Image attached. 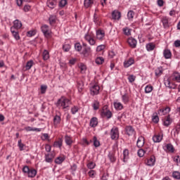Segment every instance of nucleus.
<instances>
[{
	"mask_svg": "<svg viewBox=\"0 0 180 180\" xmlns=\"http://www.w3.org/2000/svg\"><path fill=\"white\" fill-rule=\"evenodd\" d=\"M70 105H71V101L70 99L64 97L58 99V102L56 103L57 108H63V109H67V108L70 107Z\"/></svg>",
	"mask_w": 180,
	"mask_h": 180,
	"instance_id": "f257e3e1",
	"label": "nucleus"
},
{
	"mask_svg": "<svg viewBox=\"0 0 180 180\" xmlns=\"http://www.w3.org/2000/svg\"><path fill=\"white\" fill-rule=\"evenodd\" d=\"M111 140H119V128L113 127L110 132Z\"/></svg>",
	"mask_w": 180,
	"mask_h": 180,
	"instance_id": "f03ea898",
	"label": "nucleus"
},
{
	"mask_svg": "<svg viewBox=\"0 0 180 180\" xmlns=\"http://www.w3.org/2000/svg\"><path fill=\"white\" fill-rule=\"evenodd\" d=\"M100 89H101V87L98 84H92L89 87L90 94L91 95V96H95V95H98Z\"/></svg>",
	"mask_w": 180,
	"mask_h": 180,
	"instance_id": "7ed1b4c3",
	"label": "nucleus"
},
{
	"mask_svg": "<svg viewBox=\"0 0 180 180\" xmlns=\"http://www.w3.org/2000/svg\"><path fill=\"white\" fill-rule=\"evenodd\" d=\"M101 116L110 119L112 117V112L108 109V106L105 105L101 110Z\"/></svg>",
	"mask_w": 180,
	"mask_h": 180,
	"instance_id": "20e7f679",
	"label": "nucleus"
},
{
	"mask_svg": "<svg viewBox=\"0 0 180 180\" xmlns=\"http://www.w3.org/2000/svg\"><path fill=\"white\" fill-rule=\"evenodd\" d=\"M41 30L45 37H50V35L51 34V30H50V28L49 27V25H44L41 27Z\"/></svg>",
	"mask_w": 180,
	"mask_h": 180,
	"instance_id": "39448f33",
	"label": "nucleus"
},
{
	"mask_svg": "<svg viewBox=\"0 0 180 180\" xmlns=\"http://www.w3.org/2000/svg\"><path fill=\"white\" fill-rule=\"evenodd\" d=\"M125 131L127 136H133V134H135L136 133L134 128H133V127L131 125H128L125 127Z\"/></svg>",
	"mask_w": 180,
	"mask_h": 180,
	"instance_id": "423d86ee",
	"label": "nucleus"
},
{
	"mask_svg": "<svg viewBox=\"0 0 180 180\" xmlns=\"http://www.w3.org/2000/svg\"><path fill=\"white\" fill-rule=\"evenodd\" d=\"M127 41L131 49H136L137 46V40H136V39L130 37L128 39Z\"/></svg>",
	"mask_w": 180,
	"mask_h": 180,
	"instance_id": "0eeeda50",
	"label": "nucleus"
},
{
	"mask_svg": "<svg viewBox=\"0 0 180 180\" xmlns=\"http://www.w3.org/2000/svg\"><path fill=\"white\" fill-rule=\"evenodd\" d=\"M171 112V108L169 107H166L165 108H162L158 110V115L160 116H164L165 115H167V113H169Z\"/></svg>",
	"mask_w": 180,
	"mask_h": 180,
	"instance_id": "6e6552de",
	"label": "nucleus"
},
{
	"mask_svg": "<svg viewBox=\"0 0 180 180\" xmlns=\"http://www.w3.org/2000/svg\"><path fill=\"white\" fill-rule=\"evenodd\" d=\"M120 18H122V14L120 12L117 11H114L112 12V18L113 20H120Z\"/></svg>",
	"mask_w": 180,
	"mask_h": 180,
	"instance_id": "1a4fd4ad",
	"label": "nucleus"
},
{
	"mask_svg": "<svg viewBox=\"0 0 180 180\" xmlns=\"http://www.w3.org/2000/svg\"><path fill=\"white\" fill-rule=\"evenodd\" d=\"M163 149L165 151H168L169 153H174L175 149L174 148V146L171 143H167L163 146Z\"/></svg>",
	"mask_w": 180,
	"mask_h": 180,
	"instance_id": "9d476101",
	"label": "nucleus"
},
{
	"mask_svg": "<svg viewBox=\"0 0 180 180\" xmlns=\"http://www.w3.org/2000/svg\"><path fill=\"white\" fill-rule=\"evenodd\" d=\"M133 64H134V59L133 58H130L129 60L124 62V68H129V67L133 65Z\"/></svg>",
	"mask_w": 180,
	"mask_h": 180,
	"instance_id": "9b49d317",
	"label": "nucleus"
},
{
	"mask_svg": "<svg viewBox=\"0 0 180 180\" xmlns=\"http://www.w3.org/2000/svg\"><path fill=\"white\" fill-rule=\"evenodd\" d=\"M155 165V156L152 155L147 160L146 165H148V167H154Z\"/></svg>",
	"mask_w": 180,
	"mask_h": 180,
	"instance_id": "f8f14e48",
	"label": "nucleus"
},
{
	"mask_svg": "<svg viewBox=\"0 0 180 180\" xmlns=\"http://www.w3.org/2000/svg\"><path fill=\"white\" fill-rule=\"evenodd\" d=\"M11 32L15 40H20V36H19V32H18V30H14L13 27H11Z\"/></svg>",
	"mask_w": 180,
	"mask_h": 180,
	"instance_id": "ddd939ff",
	"label": "nucleus"
},
{
	"mask_svg": "<svg viewBox=\"0 0 180 180\" xmlns=\"http://www.w3.org/2000/svg\"><path fill=\"white\" fill-rule=\"evenodd\" d=\"M46 5L51 9H54L57 6V1H56V0H48Z\"/></svg>",
	"mask_w": 180,
	"mask_h": 180,
	"instance_id": "4468645a",
	"label": "nucleus"
},
{
	"mask_svg": "<svg viewBox=\"0 0 180 180\" xmlns=\"http://www.w3.org/2000/svg\"><path fill=\"white\" fill-rule=\"evenodd\" d=\"M96 37L98 40H103V37H105V31L102 30H98L96 31Z\"/></svg>",
	"mask_w": 180,
	"mask_h": 180,
	"instance_id": "2eb2a0df",
	"label": "nucleus"
},
{
	"mask_svg": "<svg viewBox=\"0 0 180 180\" xmlns=\"http://www.w3.org/2000/svg\"><path fill=\"white\" fill-rule=\"evenodd\" d=\"M171 123H172V120L171 119V117L169 115L164 118L163 120L164 126H166V127H168V126H169Z\"/></svg>",
	"mask_w": 180,
	"mask_h": 180,
	"instance_id": "dca6fc26",
	"label": "nucleus"
},
{
	"mask_svg": "<svg viewBox=\"0 0 180 180\" xmlns=\"http://www.w3.org/2000/svg\"><path fill=\"white\" fill-rule=\"evenodd\" d=\"M91 53H92V49H91L90 46H86L85 48H84L82 54L84 55V57H88V56L91 54Z\"/></svg>",
	"mask_w": 180,
	"mask_h": 180,
	"instance_id": "f3484780",
	"label": "nucleus"
},
{
	"mask_svg": "<svg viewBox=\"0 0 180 180\" xmlns=\"http://www.w3.org/2000/svg\"><path fill=\"white\" fill-rule=\"evenodd\" d=\"M136 146L139 148H141L144 146V137L143 136H139L138 138L137 142H136Z\"/></svg>",
	"mask_w": 180,
	"mask_h": 180,
	"instance_id": "a211bd4d",
	"label": "nucleus"
},
{
	"mask_svg": "<svg viewBox=\"0 0 180 180\" xmlns=\"http://www.w3.org/2000/svg\"><path fill=\"white\" fill-rule=\"evenodd\" d=\"M89 126L90 127H96L98 126V118L96 117H94L90 120Z\"/></svg>",
	"mask_w": 180,
	"mask_h": 180,
	"instance_id": "6ab92c4d",
	"label": "nucleus"
},
{
	"mask_svg": "<svg viewBox=\"0 0 180 180\" xmlns=\"http://www.w3.org/2000/svg\"><path fill=\"white\" fill-rule=\"evenodd\" d=\"M129 101L130 97L129 96V94L125 93L122 95V101L123 102V103L126 105L127 103H129Z\"/></svg>",
	"mask_w": 180,
	"mask_h": 180,
	"instance_id": "aec40b11",
	"label": "nucleus"
},
{
	"mask_svg": "<svg viewBox=\"0 0 180 180\" xmlns=\"http://www.w3.org/2000/svg\"><path fill=\"white\" fill-rule=\"evenodd\" d=\"M11 27H13L14 30H18V29H20V27H22V22L19 20H15L13 22V26Z\"/></svg>",
	"mask_w": 180,
	"mask_h": 180,
	"instance_id": "412c9836",
	"label": "nucleus"
},
{
	"mask_svg": "<svg viewBox=\"0 0 180 180\" xmlns=\"http://www.w3.org/2000/svg\"><path fill=\"white\" fill-rule=\"evenodd\" d=\"M163 56L166 60H168L169 58H171V56H172V53H171V51L169 49H165L163 51Z\"/></svg>",
	"mask_w": 180,
	"mask_h": 180,
	"instance_id": "4be33fe9",
	"label": "nucleus"
},
{
	"mask_svg": "<svg viewBox=\"0 0 180 180\" xmlns=\"http://www.w3.org/2000/svg\"><path fill=\"white\" fill-rule=\"evenodd\" d=\"M29 178H34L37 175V171L34 169H31L27 173Z\"/></svg>",
	"mask_w": 180,
	"mask_h": 180,
	"instance_id": "5701e85b",
	"label": "nucleus"
},
{
	"mask_svg": "<svg viewBox=\"0 0 180 180\" xmlns=\"http://www.w3.org/2000/svg\"><path fill=\"white\" fill-rule=\"evenodd\" d=\"M128 160H129V150L124 149L123 150V162H127Z\"/></svg>",
	"mask_w": 180,
	"mask_h": 180,
	"instance_id": "b1692460",
	"label": "nucleus"
},
{
	"mask_svg": "<svg viewBox=\"0 0 180 180\" xmlns=\"http://www.w3.org/2000/svg\"><path fill=\"white\" fill-rule=\"evenodd\" d=\"M162 140V136L158 134L153 136L154 143H160Z\"/></svg>",
	"mask_w": 180,
	"mask_h": 180,
	"instance_id": "393cba45",
	"label": "nucleus"
},
{
	"mask_svg": "<svg viewBox=\"0 0 180 180\" xmlns=\"http://www.w3.org/2000/svg\"><path fill=\"white\" fill-rule=\"evenodd\" d=\"M114 108L115 110H122L123 109V104L120 102H114Z\"/></svg>",
	"mask_w": 180,
	"mask_h": 180,
	"instance_id": "a878e982",
	"label": "nucleus"
},
{
	"mask_svg": "<svg viewBox=\"0 0 180 180\" xmlns=\"http://www.w3.org/2000/svg\"><path fill=\"white\" fill-rule=\"evenodd\" d=\"M42 57H43V60H44V61H47V60H49V58H50V53H49V51L47 50H44L43 53H42Z\"/></svg>",
	"mask_w": 180,
	"mask_h": 180,
	"instance_id": "bb28decb",
	"label": "nucleus"
},
{
	"mask_svg": "<svg viewBox=\"0 0 180 180\" xmlns=\"http://www.w3.org/2000/svg\"><path fill=\"white\" fill-rule=\"evenodd\" d=\"M53 158H54V155H53V154H46L45 155L46 162H53Z\"/></svg>",
	"mask_w": 180,
	"mask_h": 180,
	"instance_id": "cd10ccee",
	"label": "nucleus"
},
{
	"mask_svg": "<svg viewBox=\"0 0 180 180\" xmlns=\"http://www.w3.org/2000/svg\"><path fill=\"white\" fill-rule=\"evenodd\" d=\"M94 0H84V6L85 8H91L94 5Z\"/></svg>",
	"mask_w": 180,
	"mask_h": 180,
	"instance_id": "c85d7f7f",
	"label": "nucleus"
},
{
	"mask_svg": "<svg viewBox=\"0 0 180 180\" xmlns=\"http://www.w3.org/2000/svg\"><path fill=\"white\" fill-rule=\"evenodd\" d=\"M64 161H65V157L59 156L56 158L55 163L60 165V164H63V162H64Z\"/></svg>",
	"mask_w": 180,
	"mask_h": 180,
	"instance_id": "c756f323",
	"label": "nucleus"
},
{
	"mask_svg": "<svg viewBox=\"0 0 180 180\" xmlns=\"http://www.w3.org/2000/svg\"><path fill=\"white\" fill-rule=\"evenodd\" d=\"M146 50L147 51H153L154 49H155V44L154 43H149L146 44Z\"/></svg>",
	"mask_w": 180,
	"mask_h": 180,
	"instance_id": "7c9ffc66",
	"label": "nucleus"
},
{
	"mask_svg": "<svg viewBox=\"0 0 180 180\" xmlns=\"http://www.w3.org/2000/svg\"><path fill=\"white\" fill-rule=\"evenodd\" d=\"M122 32L125 36H131V29L126 27L122 29Z\"/></svg>",
	"mask_w": 180,
	"mask_h": 180,
	"instance_id": "2f4dec72",
	"label": "nucleus"
},
{
	"mask_svg": "<svg viewBox=\"0 0 180 180\" xmlns=\"http://www.w3.org/2000/svg\"><path fill=\"white\" fill-rule=\"evenodd\" d=\"M164 71V70L162 69V67H160L158 68L155 70V74L156 77H161V75H162V72Z\"/></svg>",
	"mask_w": 180,
	"mask_h": 180,
	"instance_id": "473e14b6",
	"label": "nucleus"
},
{
	"mask_svg": "<svg viewBox=\"0 0 180 180\" xmlns=\"http://www.w3.org/2000/svg\"><path fill=\"white\" fill-rule=\"evenodd\" d=\"M63 146V139H60L58 141H56L53 143V147H56L58 148H61Z\"/></svg>",
	"mask_w": 180,
	"mask_h": 180,
	"instance_id": "72a5a7b5",
	"label": "nucleus"
},
{
	"mask_svg": "<svg viewBox=\"0 0 180 180\" xmlns=\"http://www.w3.org/2000/svg\"><path fill=\"white\" fill-rule=\"evenodd\" d=\"M60 122H61V117H60V115H56L53 118V124L57 126L60 124Z\"/></svg>",
	"mask_w": 180,
	"mask_h": 180,
	"instance_id": "f704fd0d",
	"label": "nucleus"
},
{
	"mask_svg": "<svg viewBox=\"0 0 180 180\" xmlns=\"http://www.w3.org/2000/svg\"><path fill=\"white\" fill-rule=\"evenodd\" d=\"M165 85L167 86V88H169L170 89H174V88H175L174 84H171V82L168 79L165 80Z\"/></svg>",
	"mask_w": 180,
	"mask_h": 180,
	"instance_id": "c9c22d12",
	"label": "nucleus"
},
{
	"mask_svg": "<svg viewBox=\"0 0 180 180\" xmlns=\"http://www.w3.org/2000/svg\"><path fill=\"white\" fill-rule=\"evenodd\" d=\"M65 143L67 144V146H71L72 144V139L69 136L66 135L65 136Z\"/></svg>",
	"mask_w": 180,
	"mask_h": 180,
	"instance_id": "e433bc0d",
	"label": "nucleus"
},
{
	"mask_svg": "<svg viewBox=\"0 0 180 180\" xmlns=\"http://www.w3.org/2000/svg\"><path fill=\"white\" fill-rule=\"evenodd\" d=\"M162 22L164 27H168L169 26V20L167 17H163L162 19Z\"/></svg>",
	"mask_w": 180,
	"mask_h": 180,
	"instance_id": "4c0bfd02",
	"label": "nucleus"
},
{
	"mask_svg": "<svg viewBox=\"0 0 180 180\" xmlns=\"http://www.w3.org/2000/svg\"><path fill=\"white\" fill-rule=\"evenodd\" d=\"M77 88L79 92H82V89H84V82L82 81L77 82Z\"/></svg>",
	"mask_w": 180,
	"mask_h": 180,
	"instance_id": "58836bf2",
	"label": "nucleus"
},
{
	"mask_svg": "<svg viewBox=\"0 0 180 180\" xmlns=\"http://www.w3.org/2000/svg\"><path fill=\"white\" fill-rule=\"evenodd\" d=\"M57 20V17L56 15H51L49 17V23L51 26L56 23V20Z\"/></svg>",
	"mask_w": 180,
	"mask_h": 180,
	"instance_id": "ea45409f",
	"label": "nucleus"
},
{
	"mask_svg": "<svg viewBox=\"0 0 180 180\" xmlns=\"http://www.w3.org/2000/svg\"><path fill=\"white\" fill-rule=\"evenodd\" d=\"M153 89H154V88L153 87V86L151 85H147L145 87V93L146 94H150V92H153Z\"/></svg>",
	"mask_w": 180,
	"mask_h": 180,
	"instance_id": "a19ab883",
	"label": "nucleus"
},
{
	"mask_svg": "<svg viewBox=\"0 0 180 180\" xmlns=\"http://www.w3.org/2000/svg\"><path fill=\"white\" fill-rule=\"evenodd\" d=\"M172 77L173 81L179 82L180 80V74L178 72H174Z\"/></svg>",
	"mask_w": 180,
	"mask_h": 180,
	"instance_id": "79ce46f5",
	"label": "nucleus"
},
{
	"mask_svg": "<svg viewBox=\"0 0 180 180\" xmlns=\"http://www.w3.org/2000/svg\"><path fill=\"white\" fill-rule=\"evenodd\" d=\"M33 64H34V62H33L32 60H30L28 62H27V64L25 65L26 70H30V68L33 67Z\"/></svg>",
	"mask_w": 180,
	"mask_h": 180,
	"instance_id": "37998d69",
	"label": "nucleus"
},
{
	"mask_svg": "<svg viewBox=\"0 0 180 180\" xmlns=\"http://www.w3.org/2000/svg\"><path fill=\"white\" fill-rule=\"evenodd\" d=\"M79 68L80 69L82 74H84V72L86 71V65H85L84 63H80L79 65Z\"/></svg>",
	"mask_w": 180,
	"mask_h": 180,
	"instance_id": "c03bdc74",
	"label": "nucleus"
},
{
	"mask_svg": "<svg viewBox=\"0 0 180 180\" xmlns=\"http://www.w3.org/2000/svg\"><path fill=\"white\" fill-rule=\"evenodd\" d=\"M127 18L129 20H133V18H134V11H129L127 13Z\"/></svg>",
	"mask_w": 180,
	"mask_h": 180,
	"instance_id": "a18cd8bd",
	"label": "nucleus"
},
{
	"mask_svg": "<svg viewBox=\"0 0 180 180\" xmlns=\"http://www.w3.org/2000/svg\"><path fill=\"white\" fill-rule=\"evenodd\" d=\"M105 59L103 57H98L96 58V63L99 65L103 64Z\"/></svg>",
	"mask_w": 180,
	"mask_h": 180,
	"instance_id": "49530a36",
	"label": "nucleus"
},
{
	"mask_svg": "<svg viewBox=\"0 0 180 180\" xmlns=\"http://www.w3.org/2000/svg\"><path fill=\"white\" fill-rule=\"evenodd\" d=\"M18 146L20 148V151H23V150H25V145L22 143V139L18 141Z\"/></svg>",
	"mask_w": 180,
	"mask_h": 180,
	"instance_id": "de8ad7c7",
	"label": "nucleus"
},
{
	"mask_svg": "<svg viewBox=\"0 0 180 180\" xmlns=\"http://www.w3.org/2000/svg\"><path fill=\"white\" fill-rule=\"evenodd\" d=\"M92 106H93V109L94 110H98V109H99V101H94L92 104Z\"/></svg>",
	"mask_w": 180,
	"mask_h": 180,
	"instance_id": "09e8293b",
	"label": "nucleus"
},
{
	"mask_svg": "<svg viewBox=\"0 0 180 180\" xmlns=\"http://www.w3.org/2000/svg\"><path fill=\"white\" fill-rule=\"evenodd\" d=\"M93 141H94V147L97 148V147H99V146H101V143L99 142V141H98V139L96 138V136H94Z\"/></svg>",
	"mask_w": 180,
	"mask_h": 180,
	"instance_id": "8fccbe9b",
	"label": "nucleus"
},
{
	"mask_svg": "<svg viewBox=\"0 0 180 180\" xmlns=\"http://www.w3.org/2000/svg\"><path fill=\"white\" fill-rule=\"evenodd\" d=\"M172 176L174 179H180V172L178 171L173 172Z\"/></svg>",
	"mask_w": 180,
	"mask_h": 180,
	"instance_id": "3c124183",
	"label": "nucleus"
},
{
	"mask_svg": "<svg viewBox=\"0 0 180 180\" xmlns=\"http://www.w3.org/2000/svg\"><path fill=\"white\" fill-rule=\"evenodd\" d=\"M75 49L76 51H81V50H82V46H81V44L79 42H77L75 44Z\"/></svg>",
	"mask_w": 180,
	"mask_h": 180,
	"instance_id": "603ef678",
	"label": "nucleus"
},
{
	"mask_svg": "<svg viewBox=\"0 0 180 180\" xmlns=\"http://www.w3.org/2000/svg\"><path fill=\"white\" fill-rule=\"evenodd\" d=\"M63 49L65 51V52H68L69 50L71 49V45L68 44H65L63 46Z\"/></svg>",
	"mask_w": 180,
	"mask_h": 180,
	"instance_id": "864d4df0",
	"label": "nucleus"
},
{
	"mask_svg": "<svg viewBox=\"0 0 180 180\" xmlns=\"http://www.w3.org/2000/svg\"><path fill=\"white\" fill-rule=\"evenodd\" d=\"M128 80H129V82H130V84L134 82V81H136V76H134L133 75H130L128 77Z\"/></svg>",
	"mask_w": 180,
	"mask_h": 180,
	"instance_id": "5fc2aeb1",
	"label": "nucleus"
},
{
	"mask_svg": "<svg viewBox=\"0 0 180 180\" xmlns=\"http://www.w3.org/2000/svg\"><path fill=\"white\" fill-rule=\"evenodd\" d=\"M96 166V164H95V162H90L87 165V168H89V169H94V168H95Z\"/></svg>",
	"mask_w": 180,
	"mask_h": 180,
	"instance_id": "6e6d98bb",
	"label": "nucleus"
},
{
	"mask_svg": "<svg viewBox=\"0 0 180 180\" xmlns=\"http://www.w3.org/2000/svg\"><path fill=\"white\" fill-rule=\"evenodd\" d=\"M18 6H21L23 2H32V0H16Z\"/></svg>",
	"mask_w": 180,
	"mask_h": 180,
	"instance_id": "4d7b16f0",
	"label": "nucleus"
},
{
	"mask_svg": "<svg viewBox=\"0 0 180 180\" xmlns=\"http://www.w3.org/2000/svg\"><path fill=\"white\" fill-rule=\"evenodd\" d=\"M78 110H79V108L77 106H73L71 108V112L72 115H75V113L78 112Z\"/></svg>",
	"mask_w": 180,
	"mask_h": 180,
	"instance_id": "13d9d810",
	"label": "nucleus"
},
{
	"mask_svg": "<svg viewBox=\"0 0 180 180\" xmlns=\"http://www.w3.org/2000/svg\"><path fill=\"white\" fill-rule=\"evenodd\" d=\"M36 34V31L30 30L27 32V37H32V36H34Z\"/></svg>",
	"mask_w": 180,
	"mask_h": 180,
	"instance_id": "bf43d9fd",
	"label": "nucleus"
},
{
	"mask_svg": "<svg viewBox=\"0 0 180 180\" xmlns=\"http://www.w3.org/2000/svg\"><path fill=\"white\" fill-rule=\"evenodd\" d=\"M65 5H67V0H61L59 2L60 8H64V6H65Z\"/></svg>",
	"mask_w": 180,
	"mask_h": 180,
	"instance_id": "052dcab7",
	"label": "nucleus"
},
{
	"mask_svg": "<svg viewBox=\"0 0 180 180\" xmlns=\"http://www.w3.org/2000/svg\"><path fill=\"white\" fill-rule=\"evenodd\" d=\"M146 153V151H144V150L143 149H139L138 150V155L139 157L141 158V157H144V154Z\"/></svg>",
	"mask_w": 180,
	"mask_h": 180,
	"instance_id": "680f3d73",
	"label": "nucleus"
},
{
	"mask_svg": "<svg viewBox=\"0 0 180 180\" xmlns=\"http://www.w3.org/2000/svg\"><path fill=\"white\" fill-rule=\"evenodd\" d=\"M105 47L104 44L99 45L96 48V51H102L103 50H105Z\"/></svg>",
	"mask_w": 180,
	"mask_h": 180,
	"instance_id": "e2e57ef3",
	"label": "nucleus"
},
{
	"mask_svg": "<svg viewBox=\"0 0 180 180\" xmlns=\"http://www.w3.org/2000/svg\"><path fill=\"white\" fill-rule=\"evenodd\" d=\"M108 158L111 162H115V161H116V158H115V155H113L112 154L110 153L108 155Z\"/></svg>",
	"mask_w": 180,
	"mask_h": 180,
	"instance_id": "0e129e2a",
	"label": "nucleus"
},
{
	"mask_svg": "<svg viewBox=\"0 0 180 180\" xmlns=\"http://www.w3.org/2000/svg\"><path fill=\"white\" fill-rule=\"evenodd\" d=\"M46 90H47V86L46 85L41 86V94H46Z\"/></svg>",
	"mask_w": 180,
	"mask_h": 180,
	"instance_id": "69168bd1",
	"label": "nucleus"
},
{
	"mask_svg": "<svg viewBox=\"0 0 180 180\" xmlns=\"http://www.w3.org/2000/svg\"><path fill=\"white\" fill-rule=\"evenodd\" d=\"M77 165L76 164H73L72 166H71V171H72V174H74V172H75V171H77Z\"/></svg>",
	"mask_w": 180,
	"mask_h": 180,
	"instance_id": "338daca9",
	"label": "nucleus"
},
{
	"mask_svg": "<svg viewBox=\"0 0 180 180\" xmlns=\"http://www.w3.org/2000/svg\"><path fill=\"white\" fill-rule=\"evenodd\" d=\"M174 47H180V40L177 39L174 43Z\"/></svg>",
	"mask_w": 180,
	"mask_h": 180,
	"instance_id": "774afa93",
	"label": "nucleus"
}]
</instances>
